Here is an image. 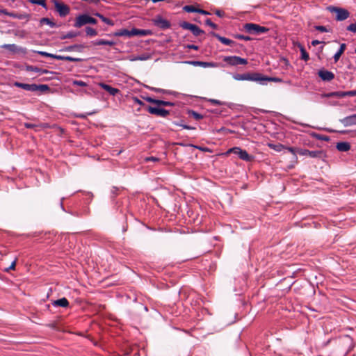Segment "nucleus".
I'll return each instance as SVG.
<instances>
[{"instance_id": "55", "label": "nucleus", "mask_w": 356, "mask_h": 356, "mask_svg": "<svg viewBox=\"0 0 356 356\" xmlns=\"http://www.w3.org/2000/svg\"><path fill=\"white\" fill-rule=\"evenodd\" d=\"M29 15H26V14H17V16L16 19H29Z\"/></svg>"}, {"instance_id": "48", "label": "nucleus", "mask_w": 356, "mask_h": 356, "mask_svg": "<svg viewBox=\"0 0 356 356\" xmlns=\"http://www.w3.org/2000/svg\"><path fill=\"white\" fill-rule=\"evenodd\" d=\"M346 29L348 31H351V32H353V33H356V22L350 24V25H348L347 26Z\"/></svg>"}, {"instance_id": "60", "label": "nucleus", "mask_w": 356, "mask_h": 356, "mask_svg": "<svg viewBox=\"0 0 356 356\" xmlns=\"http://www.w3.org/2000/svg\"><path fill=\"white\" fill-rule=\"evenodd\" d=\"M180 127H181L183 129H188V130H194L195 129V127L186 125V124H179Z\"/></svg>"}, {"instance_id": "47", "label": "nucleus", "mask_w": 356, "mask_h": 356, "mask_svg": "<svg viewBox=\"0 0 356 356\" xmlns=\"http://www.w3.org/2000/svg\"><path fill=\"white\" fill-rule=\"evenodd\" d=\"M65 60L72 61V62H79V61H81L82 59L79 58H73L70 56H65Z\"/></svg>"}, {"instance_id": "52", "label": "nucleus", "mask_w": 356, "mask_h": 356, "mask_svg": "<svg viewBox=\"0 0 356 356\" xmlns=\"http://www.w3.org/2000/svg\"><path fill=\"white\" fill-rule=\"evenodd\" d=\"M315 29L321 32H328L327 29L325 26H316Z\"/></svg>"}, {"instance_id": "61", "label": "nucleus", "mask_w": 356, "mask_h": 356, "mask_svg": "<svg viewBox=\"0 0 356 356\" xmlns=\"http://www.w3.org/2000/svg\"><path fill=\"white\" fill-rule=\"evenodd\" d=\"M187 49H194V50H198L199 47L195 44H187L186 47Z\"/></svg>"}, {"instance_id": "36", "label": "nucleus", "mask_w": 356, "mask_h": 356, "mask_svg": "<svg viewBox=\"0 0 356 356\" xmlns=\"http://www.w3.org/2000/svg\"><path fill=\"white\" fill-rule=\"evenodd\" d=\"M86 33L89 36H95L97 35V31L95 29L90 26H87L86 28Z\"/></svg>"}, {"instance_id": "9", "label": "nucleus", "mask_w": 356, "mask_h": 356, "mask_svg": "<svg viewBox=\"0 0 356 356\" xmlns=\"http://www.w3.org/2000/svg\"><path fill=\"white\" fill-rule=\"evenodd\" d=\"M152 23L156 27L161 29V30H166L170 28L171 24L170 22L164 19L161 15H156L152 19Z\"/></svg>"}, {"instance_id": "29", "label": "nucleus", "mask_w": 356, "mask_h": 356, "mask_svg": "<svg viewBox=\"0 0 356 356\" xmlns=\"http://www.w3.org/2000/svg\"><path fill=\"white\" fill-rule=\"evenodd\" d=\"M80 33L78 31H69L66 34H63L61 36H60V40H65L68 38H73L78 35H79Z\"/></svg>"}, {"instance_id": "18", "label": "nucleus", "mask_w": 356, "mask_h": 356, "mask_svg": "<svg viewBox=\"0 0 356 356\" xmlns=\"http://www.w3.org/2000/svg\"><path fill=\"white\" fill-rule=\"evenodd\" d=\"M1 47L13 53L25 51L24 49L17 46L15 44H5Z\"/></svg>"}, {"instance_id": "24", "label": "nucleus", "mask_w": 356, "mask_h": 356, "mask_svg": "<svg viewBox=\"0 0 356 356\" xmlns=\"http://www.w3.org/2000/svg\"><path fill=\"white\" fill-rule=\"evenodd\" d=\"M323 97H337L343 98L346 97L345 91H335L322 95Z\"/></svg>"}, {"instance_id": "56", "label": "nucleus", "mask_w": 356, "mask_h": 356, "mask_svg": "<svg viewBox=\"0 0 356 356\" xmlns=\"http://www.w3.org/2000/svg\"><path fill=\"white\" fill-rule=\"evenodd\" d=\"M145 161H154V162H156V161H159V159L157 158V157H154V156H149V157H146L145 159Z\"/></svg>"}, {"instance_id": "15", "label": "nucleus", "mask_w": 356, "mask_h": 356, "mask_svg": "<svg viewBox=\"0 0 356 356\" xmlns=\"http://www.w3.org/2000/svg\"><path fill=\"white\" fill-rule=\"evenodd\" d=\"M339 122L343 124L344 127L356 125V114H353L340 119Z\"/></svg>"}, {"instance_id": "30", "label": "nucleus", "mask_w": 356, "mask_h": 356, "mask_svg": "<svg viewBox=\"0 0 356 356\" xmlns=\"http://www.w3.org/2000/svg\"><path fill=\"white\" fill-rule=\"evenodd\" d=\"M40 24L41 25L45 24L47 25H49L51 28L56 26V24L47 17H43L40 19Z\"/></svg>"}, {"instance_id": "26", "label": "nucleus", "mask_w": 356, "mask_h": 356, "mask_svg": "<svg viewBox=\"0 0 356 356\" xmlns=\"http://www.w3.org/2000/svg\"><path fill=\"white\" fill-rule=\"evenodd\" d=\"M337 149L340 152H347L350 149V145L348 142H339L337 144Z\"/></svg>"}, {"instance_id": "14", "label": "nucleus", "mask_w": 356, "mask_h": 356, "mask_svg": "<svg viewBox=\"0 0 356 356\" xmlns=\"http://www.w3.org/2000/svg\"><path fill=\"white\" fill-rule=\"evenodd\" d=\"M109 35L115 37L131 38L134 36L133 29L130 31L126 29H120L117 31L112 33L111 34H109Z\"/></svg>"}, {"instance_id": "28", "label": "nucleus", "mask_w": 356, "mask_h": 356, "mask_svg": "<svg viewBox=\"0 0 356 356\" xmlns=\"http://www.w3.org/2000/svg\"><path fill=\"white\" fill-rule=\"evenodd\" d=\"M147 88L151 91H153L155 92H159V93H162V94H165V95H172L174 93L171 90L155 88V87H147Z\"/></svg>"}, {"instance_id": "2", "label": "nucleus", "mask_w": 356, "mask_h": 356, "mask_svg": "<svg viewBox=\"0 0 356 356\" xmlns=\"http://www.w3.org/2000/svg\"><path fill=\"white\" fill-rule=\"evenodd\" d=\"M244 30L250 34L259 35L267 33L269 29L267 27L261 26L254 23H246L243 25Z\"/></svg>"}, {"instance_id": "41", "label": "nucleus", "mask_w": 356, "mask_h": 356, "mask_svg": "<svg viewBox=\"0 0 356 356\" xmlns=\"http://www.w3.org/2000/svg\"><path fill=\"white\" fill-rule=\"evenodd\" d=\"M1 14H4L15 19H16L17 16V13L8 12L6 9H2Z\"/></svg>"}, {"instance_id": "19", "label": "nucleus", "mask_w": 356, "mask_h": 356, "mask_svg": "<svg viewBox=\"0 0 356 356\" xmlns=\"http://www.w3.org/2000/svg\"><path fill=\"white\" fill-rule=\"evenodd\" d=\"M193 66H200L202 67H213L216 66V63L211 62H204V61H188L187 62Z\"/></svg>"}, {"instance_id": "40", "label": "nucleus", "mask_w": 356, "mask_h": 356, "mask_svg": "<svg viewBox=\"0 0 356 356\" xmlns=\"http://www.w3.org/2000/svg\"><path fill=\"white\" fill-rule=\"evenodd\" d=\"M285 149H286L288 152H291L293 155L294 159H297L296 154H298V152H297L298 149H296L293 147H286L285 146Z\"/></svg>"}, {"instance_id": "34", "label": "nucleus", "mask_w": 356, "mask_h": 356, "mask_svg": "<svg viewBox=\"0 0 356 356\" xmlns=\"http://www.w3.org/2000/svg\"><path fill=\"white\" fill-rule=\"evenodd\" d=\"M188 113V115L190 116L193 117L197 120H200L203 118V115H202L197 113L196 111H195L193 110H189Z\"/></svg>"}, {"instance_id": "31", "label": "nucleus", "mask_w": 356, "mask_h": 356, "mask_svg": "<svg viewBox=\"0 0 356 356\" xmlns=\"http://www.w3.org/2000/svg\"><path fill=\"white\" fill-rule=\"evenodd\" d=\"M26 70L28 71L38 72V73H40V74H44V73H47L48 72V71L47 70H42L41 68H39L38 67L33 66V65L27 66L26 67Z\"/></svg>"}, {"instance_id": "38", "label": "nucleus", "mask_w": 356, "mask_h": 356, "mask_svg": "<svg viewBox=\"0 0 356 356\" xmlns=\"http://www.w3.org/2000/svg\"><path fill=\"white\" fill-rule=\"evenodd\" d=\"M29 1L33 4L40 5L42 6L43 8H47L45 0H29Z\"/></svg>"}, {"instance_id": "20", "label": "nucleus", "mask_w": 356, "mask_h": 356, "mask_svg": "<svg viewBox=\"0 0 356 356\" xmlns=\"http://www.w3.org/2000/svg\"><path fill=\"white\" fill-rule=\"evenodd\" d=\"M259 78L261 79L259 81V83L261 84H266L267 81H274L280 83L282 81V80L280 78L278 77H268L267 76L263 75L260 73Z\"/></svg>"}, {"instance_id": "22", "label": "nucleus", "mask_w": 356, "mask_h": 356, "mask_svg": "<svg viewBox=\"0 0 356 356\" xmlns=\"http://www.w3.org/2000/svg\"><path fill=\"white\" fill-rule=\"evenodd\" d=\"M100 87L107 91L110 95L115 96L116 94H118L120 90L118 88H113L110 85L102 83H100Z\"/></svg>"}, {"instance_id": "35", "label": "nucleus", "mask_w": 356, "mask_h": 356, "mask_svg": "<svg viewBox=\"0 0 356 356\" xmlns=\"http://www.w3.org/2000/svg\"><path fill=\"white\" fill-rule=\"evenodd\" d=\"M269 147L276 152H281L282 150L285 149V146L282 144H278V145L269 144Z\"/></svg>"}, {"instance_id": "54", "label": "nucleus", "mask_w": 356, "mask_h": 356, "mask_svg": "<svg viewBox=\"0 0 356 356\" xmlns=\"http://www.w3.org/2000/svg\"><path fill=\"white\" fill-rule=\"evenodd\" d=\"M345 94H346V96L355 97V96H356V90L345 91Z\"/></svg>"}, {"instance_id": "4", "label": "nucleus", "mask_w": 356, "mask_h": 356, "mask_svg": "<svg viewBox=\"0 0 356 356\" xmlns=\"http://www.w3.org/2000/svg\"><path fill=\"white\" fill-rule=\"evenodd\" d=\"M260 73H244V74H234L233 78L236 81H251L258 82L261 80L260 78Z\"/></svg>"}, {"instance_id": "5", "label": "nucleus", "mask_w": 356, "mask_h": 356, "mask_svg": "<svg viewBox=\"0 0 356 356\" xmlns=\"http://www.w3.org/2000/svg\"><path fill=\"white\" fill-rule=\"evenodd\" d=\"M297 152L300 155L308 156L311 158L323 159L325 157V153L323 150L310 151L307 149L298 148Z\"/></svg>"}, {"instance_id": "32", "label": "nucleus", "mask_w": 356, "mask_h": 356, "mask_svg": "<svg viewBox=\"0 0 356 356\" xmlns=\"http://www.w3.org/2000/svg\"><path fill=\"white\" fill-rule=\"evenodd\" d=\"M95 15L97 17H98L105 24H106L108 25H110V26H113L114 25V22H113V20L110 19L109 18H107V17H104L103 15H102L100 13H96Z\"/></svg>"}, {"instance_id": "17", "label": "nucleus", "mask_w": 356, "mask_h": 356, "mask_svg": "<svg viewBox=\"0 0 356 356\" xmlns=\"http://www.w3.org/2000/svg\"><path fill=\"white\" fill-rule=\"evenodd\" d=\"M210 34L215 37L216 38H217L220 42H222L223 44H225V45H229V46H234V44H235V42L229 39V38H225V37H222L221 35H220L218 33H216L215 32H213L211 31L210 33Z\"/></svg>"}, {"instance_id": "46", "label": "nucleus", "mask_w": 356, "mask_h": 356, "mask_svg": "<svg viewBox=\"0 0 356 356\" xmlns=\"http://www.w3.org/2000/svg\"><path fill=\"white\" fill-rule=\"evenodd\" d=\"M73 85L77 86H81V87H84V86H87L86 83H85L84 81H81V80L73 81Z\"/></svg>"}, {"instance_id": "11", "label": "nucleus", "mask_w": 356, "mask_h": 356, "mask_svg": "<svg viewBox=\"0 0 356 356\" xmlns=\"http://www.w3.org/2000/svg\"><path fill=\"white\" fill-rule=\"evenodd\" d=\"M53 2L54 3L56 11L58 13L60 17H64L70 13V10L67 5L63 3H60L57 0H53Z\"/></svg>"}, {"instance_id": "10", "label": "nucleus", "mask_w": 356, "mask_h": 356, "mask_svg": "<svg viewBox=\"0 0 356 356\" xmlns=\"http://www.w3.org/2000/svg\"><path fill=\"white\" fill-rule=\"evenodd\" d=\"M146 110L148 111L149 113L152 115H154L162 118H165L170 114L169 111L159 107L147 106Z\"/></svg>"}, {"instance_id": "43", "label": "nucleus", "mask_w": 356, "mask_h": 356, "mask_svg": "<svg viewBox=\"0 0 356 356\" xmlns=\"http://www.w3.org/2000/svg\"><path fill=\"white\" fill-rule=\"evenodd\" d=\"M145 99L147 102H149V103H152V104H156V106H159V99H154V98H152L151 97H147L145 98Z\"/></svg>"}, {"instance_id": "12", "label": "nucleus", "mask_w": 356, "mask_h": 356, "mask_svg": "<svg viewBox=\"0 0 356 356\" xmlns=\"http://www.w3.org/2000/svg\"><path fill=\"white\" fill-rule=\"evenodd\" d=\"M24 127L27 129H34L35 131H40L43 129L51 128V125L48 123H40L38 124L25 122L24 124Z\"/></svg>"}, {"instance_id": "23", "label": "nucleus", "mask_w": 356, "mask_h": 356, "mask_svg": "<svg viewBox=\"0 0 356 356\" xmlns=\"http://www.w3.org/2000/svg\"><path fill=\"white\" fill-rule=\"evenodd\" d=\"M133 33L134 36H147L151 35L152 34V31L149 29H139L136 28H133Z\"/></svg>"}, {"instance_id": "27", "label": "nucleus", "mask_w": 356, "mask_h": 356, "mask_svg": "<svg viewBox=\"0 0 356 356\" xmlns=\"http://www.w3.org/2000/svg\"><path fill=\"white\" fill-rule=\"evenodd\" d=\"M346 44L345 43H342L341 45H340V48L335 53V54L334 55V62H337L341 54L343 53V51H345L346 49Z\"/></svg>"}, {"instance_id": "8", "label": "nucleus", "mask_w": 356, "mask_h": 356, "mask_svg": "<svg viewBox=\"0 0 356 356\" xmlns=\"http://www.w3.org/2000/svg\"><path fill=\"white\" fill-rule=\"evenodd\" d=\"M179 26L181 27L183 29L191 31V33L195 36H199L201 34L204 33V31L203 30H202L201 29H200L199 26H197L195 24H191L188 22L184 21V22H179Z\"/></svg>"}, {"instance_id": "57", "label": "nucleus", "mask_w": 356, "mask_h": 356, "mask_svg": "<svg viewBox=\"0 0 356 356\" xmlns=\"http://www.w3.org/2000/svg\"><path fill=\"white\" fill-rule=\"evenodd\" d=\"M215 14L219 17H223L225 15V12L220 10H216Z\"/></svg>"}, {"instance_id": "42", "label": "nucleus", "mask_w": 356, "mask_h": 356, "mask_svg": "<svg viewBox=\"0 0 356 356\" xmlns=\"http://www.w3.org/2000/svg\"><path fill=\"white\" fill-rule=\"evenodd\" d=\"M174 106V103H172L171 102H168V101L160 100L159 99V106Z\"/></svg>"}, {"instance_id": "39", "label": "nucleus", "mask_w": 356, "mask_h": 356, "mask_svg": "<svg viewBox=\"0 0 356 356\" xmlns=\"http://www.w3.org/2000/svg\"><path fill=\"white\" fill-rule=\"evenodd\" d=\"M234 38L236 39H238V40H245V41H250L252 40V38H250V36L244 35L242 34H236V35H234Z\"/></svg>"}, {"instance_id": "7", "label": "nucleus", "mask_w": 356, "mask_h": 356, "mask_svg": "<svg viewBox=\"0 0 356 356\" xmlns=\"http://www.w3.org/2000/svg\"><path fill=\"white\" fill-rule=\"evenodd\" d=\"M328 10L332 13H335L337 14L336 15V19L337 21H343L349 17L350 13L344 8L334 7V6H330L328 7Z\"/></svg>"}, {"instance_id": "50", "label": "nucleus", "mask_w": 356, "mask_h": 356, "mask_svg": "<svg viewBox=\"0 0 356 356\" xmlns=\"http://www.w3.org/2000/svg\"><path fill=\"white\" fill-rule=\"evenodd\" d=\"M138 58H139V60H147L150 58V55L148 54H143L138 56Z\"/></svg>"}, {"instance_id": "45", "label": "nucleus", "mask_w": 356, "mask_h": 356, "mask_svg": "<svg viewBox=\"0 0 356 356\" xmlns=\"http://www.w3.org/2000/svg\"><path fill=\"white\" fill-rule=\"evenodd\" d=\"M205 24L209 26L213 29H216L218 28V26L215 23L212 22L209 18L205 20Z\"/></svg>"}, {"instance_id": "33", "label": "nucleus", "mask_w": 356, "mask_h": 356, "mask_svg": "<svg viewBox=\"0 0 356 356\" xmlns=\"http://www.w3.org/2000/svg\"><path fill=\"white\" fill-rule=\"evenodd\" d=\"M300 51L301 59H302V60H305V61H307V60H309V54L306 51V50H305V49L304 48V47L300 46Z\"/></svg>"}, {"instance_id": "1", "label": "nucleus", "mask_w": 356, "mask_h": 356, "mask_svg": "<svg viewBox=\"0 0 356 356\" xmlns=\"http://www.w3.org/2000/svg\"><path fill=\"white\" fill-rule=\"evenodd\" d=\"M229 154H234L236 155L240 159L246 161L251 162L254 160V156L248 154V152L241 148L240 147H234L229 148L225 153V155H229Z\"/></svg>"}, {"instance_id": "58", "label": "nucleus", "mask_w": 356, "mask_h": 356, "mask_svg": "<svg viewBox=\"0 0 356 356\" xmlns=\"http://www.w3.org/2000/svg\"><path fill=\"white\" fill-rule=\"evenodd\" d=\"M53 58L58 60H65V56L54 54Z\"/></svg>"}, {"instance_id": "59", "label": "nucleus", "mask_w": 356, "mask_h": 356, "mask_svg": "<svg viewBox=\"0 0 356 356\" xmlns=\"http://www.w3.org/2000/svg\"><path fill=\"white\" fill-rule=\"evenodd\" d=\"M15 266H16V259H15V260H14V261L12 262V264H10V266L8 268H6V270L8 272V271H9L10 270H15Z\"/></svg>"}, {"instance_id": "13", "label": "nucleus", "mask_w": 356, "mask_h": 356, "mask_svg": "<svg viewBox=\"0 0 356 356\" xmlns=\"http://www.w3.org/2000/svg\"><path fill=\"white\" fill-rule=\"evenodd\" d=\"M318 75L323 81H331L334 79L332 72L324 69L318 70Z\"/></svg>"}, {"instance_id": "16", "label": "nucleus", "mask_w": 356, "mask_h": 356, "mask_svg": "<svg viewBox=\"0 0 356 356\" xmlns=\"http://www.w3.org/2000/svg\"><path fill=\"white\" fill-rule=\"evenodd\" d=\"M88 14H82L76 17L74 26L80 28L86 24H88Z\"/></svg>"}, {"instance_id": "6", "label": "nucleus", "mask_w": 356, "mask_h": 356, "mask_svg": "<svg viewBox=\"0 0 356 356\" xmlns=\"http://www.w3.org/2000/svg\"><path fill=\"white\" fill-rule=\"evenodd\" d=\"M223 61L231 66L247 65L248 60L237 56H228L223 58Z\"/></svg>"}, {"instance_id": "37", "label": "nucleus", "mask_w": 356, "mask_h": 356, "mask_svg": "<svg viewBox=\"0 0 356 356\" xmlns=\"http://www.w3.org/2000/svg\"><path fill=\"white\" fill-rule=\"evenodd\" d=\"M197 9L193 6L187 5L184 6L183 10L187 13H197Z\"/></svg>"}, {"instance_id": "3", "label": "nucleus", "mask_w": 356, "mask_h": 356, "mask_svg": "<svg viewBox=\"0 0 356 356\" xmlns=\"http://www.w3.org/2000/svg\"><path fill=\"white\" fill-rule=\"evenodd\" d=\"M15 86L22 88L27 91H37V90H41V91H45L49 89V87L47 85L42 84V85H37L35 83L33 84H29V83H23L20 82H15L13 84Z\"/></svg>"}, {"instance_id": "62", "label": "nucleus", "mask_w": 356, "mask_h": 356, "mask_svg": "<svg viewBox=\"0 0 356 356\" xmlns=\"http://www.w3.org/2000/svg\"><path fill=\"white\" fill-rule=\"evenodd\" d=\"M134 102L140 105V106H143L144 105V103L143 102V101H141L140 99H139L138 97H134Z\"/></svg>"}, {"instance_id": "63", "label": "nucleus", "mask_w": 356, "mask_h": 356, "mask_svg": "<svg viewBox=\"0 0 356 356\" xmlns=\"http://www.w3.org/2000/svg\"><path fill=\"white\" fill-rule=\"evenodd\" d=\"M197 13L204 15H207L210 14L208 11H206V10L200 9V8L197 9Z\"/></svg>"}, {"instance_id": "49", "label": "nucleus", "mask_w": 356, "mask_h": 356, "mask_svg": "<svg viewBox=\"0 0 356 356\" xmlns=\"http://www.w3.org/2000/svg\"><path fill=\"white\" fill-rule=\"evenodd\" d=\"M37 53L39 55H41V56H44V57H49V58H53V56H54L53 54H50V53H48V52H46V51H38Z\"/></svg>"}, {"instance_id": "51", "label": "nucleus", "mask_w": 356, "mask_h": 356, "mask_svg": "<svg viewBox=\"0 0 356 356\" xmlns=\"http://www.w3.org/2000/svg\"><path fill=\"white\" fill-rule=\"evenodd\" d=\"M208 102L213 105H222V102H221L220 100L215 99H209Z\"/></svg>"}, {"instance_id": "21", "label": "nucleus", "mask_w": 356, "mask_h": 356, "mask_svg": "<svg viewBox=\"0 0 356 356\" xmlns=\"http://www.w3.org/2000/svg\"><path fill=\"white\" fill-rule=\"evenodd\" d=\"M70 302L66 298H62L52 302L54 307H61L66 308L69 306Z\"/></svg>"}, {"instance_id": "64", "label": "nucleus", "mask_w": 356, "mask_h": 356, "mask_svg": "<svg viewBox=\"0 0 356 356\" xmlns=\"http://www.w3.org/2000/svg\"><path fill=\"white\" fill-rule=\"evenodd\" d=\"M321 43H325L324 42H321L320 40H314L312 41L311 44L312 46H316Z\"/></svg>"}, {"instance_id": "25", "label": "nucleus", "mask_w": 356, "mask_h": 356, "mask_svg": "<svg viewBox=\"0 0 356 356\" xmlns=\"http://www.w3.org/2000/svg\"><path fill=\"white\" fill-rule=\"evenodd\" d=\"M94 45H109L113 46L116 44L113 40H108L105 39H97L92 42Z\"/></svg>"}, {"instance_id": "53", "label": "nucleus", "mask_w": 356, "mask_h": 356, "mask_svg": "<svg viewBox=\"0 0 356 356\" xmlns=\"http://www.w3.org/2000/svg\"><path fill=\"white\" fill-rule=\"evenodd\" d=\"M88 24H97V20L96 19L93 18L92 17L90 16L89 15H88Z\"/></svg>"}, {"instance_id": "44", "label": "nucleus", "mask_w": 356, "mask_h": 356, "mask_svg": "<svg viewBox=\"0 0 356 356\" xmlns=\"http://www.w3.org/2000/svg\"><path fill=\"white\" fill-rule=\"evenodd\" d=\"M96 113L95 111H92V112H89V113H80V114H77L76 116L79 118H81V119H86L87 118L88 115H92L93 114Z\"/></svg>"}]
</instances>
